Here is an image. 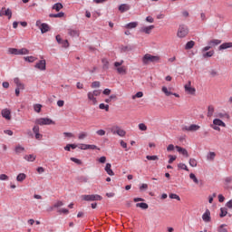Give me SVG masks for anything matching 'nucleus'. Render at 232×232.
Returning a JSON list of instances; mask_svg holds the SVG:
<instances>
[{
  "label": "nucleus",
  "instance_id": "nucleus-55",
  "mask_svg": "<svg viewBox=\"0 0 232 232\" xmlns=\"http://www.w3.org/2000/svg\"><path fill=\"white\" fill-rule=\"evenodd\" d=\"M63 48H68L70 46V44L68 43V40H63L62 44Z\"/></svg>",
  "mask_w": 232,
  "mask_h": 232
},
{
  "label": "nucleus",
  "instance_id": "nucleus-51",
  "mask_svg": "<svg viewBox=\"0 0 232 232\" xmlns=\"http://www.w3.org/2000/svg\"><path fill=\"white\" fill-rule=\"evenodd\" d=\"M86 137H88V133H86V132H82V133L79 134L78 139H79L80 140H82V139H86Z\"/></svg>",
  "mask_w": 232,
  "mask_h": 232
},
{
  "label": "nucleus",
  "instance_id": "nucleus-39",
  "mask_svg": "<svg viewBox=\"0 0 232 232\" xmlns=\"http://www.w3.org/2000/svg\"><path fill=\"white\" fill-rule=\"evenodd\" d=\"M100 110H105V111H110V105L108 104H104V103H101L99 105Z\"/></svg>",
  "mask_w": 232,
  "mask_h": 232
},
{
  "label": "nucleus",
  "instance_id": "nucleus-58",
  "mask_svg": "<svg viewBox=\"0 0 232 232\" xmlns=\"http://www.w3.org/2000/svg\"><path fill=\"white\" fill-rule=\"evenodd\" d=\"M225 226H226V224L220 225L218 231L219 232H227V228H224Z\"/></svg>",
  "mask_w": 232,
  "mask_h": 232
},
{
  "label": "nucleus",
  "instance_id": "nucleus-42",
  "mask_svg": "<svg viewBox=\"0 0 232 232\" xmlns=\"http://www.w3.org/2000/svg\"><path fill=\"white\" fill-rule=\"evenodd\" d=\"M179 169H184L185 171H189V169H188V166L184 163H179L178 164Z\"/></svg>",
  "mask_w": 232,
  "mask_h": 232
},
{
  "label": "nucleus",
  "instance_id": "nucleus-56",
  "mask_svg": "<svg viewBox=\"0 0 232 232\" xmlns=\"http://www.w3.org/2000/svg\"><path fill=\"white\" fill-rule=\"evenodd\" d=\"M97 135H100V137H103V135H106V130H99L96 131Z\"/></svg>",
  "mask_w": 232,
  "mask_h": 232
},
{
  "label": "nucleus",
  "instance_id": "nucleus-57",
  "mask_svg": "<svg viewBox=\"0 0 232 232\" xmlns=\"http://www.w3.org/2000/svg\"><path fill=\"white\" fill-rule=\"evenodd\" d=\"M62 206H64V203L63 201H57L54 205L53 208H62Z\"/></svg>",
  "mask_w": 232,
  "mask_h": 232
},
{
  "label": "nucleus",
  "instance_id": "nucleus-60",
  "mask_svg": "<svg viewBox=\"0 0 232 232\" xmlns=\"http://www.w3.org/2000/svg\"><path fill=\"white\" fill-rule=\"evenodd\" d=\"M101 90H94L92 93V95H94V97H99V95H101Z\"/></svg>",
  "mask_w": 232,
  "mask_h": 232
},
{
  "label": "nucleus",
  "instance_id": "nucleus-61",
  "mask_svg": "<svg viewBox=\"0 0 232 232\" xmlns=\"http://www.w3.org/2000/svg\"><path fill=\"white\" fill-rule=\"evenodd\" d=\"M8 175L6 174H1L0 175V180H8Z\"/></svg>",
  "mask_w": 232,
  "mask_h": 232
},
{
  "label": "nucleus",
  "instance_id": "nucleus-21",
  "mask_svg": "<svg viewBox=\"0 0 232 232\" xmlns=\"http://www.w3.org/2000/svg\"><path fill=\"white\" fill-rule=\"evenodd\" d=\"M138 25H139V23L130 22L125 25V28H127L128 30H131L132 28H137Z\"/></svg>",
  "mask_w": 232,
  "mask_h": 232
},
{
  "label": "nucleus",
  "instance_id": "nucleus-17",
  "mask_svg": "<svg viewBox=\"0 0 232 232\" xmlns=\"http://www.w3.org/2000/svg\"><path fill=\"white\" fill-rule=\"evenodd\" d=\"M42 34H46V32H50V25L46 23H43L40 27Z\"/></svg>",
  "mask_w": 232,
  "mask_h": 232
},
{
  "label": "nucleus",
  "instance_id": "nucleus-37",
  "mask_svg": "<svg viewBox=\"0 0 232 232\" xmlns=\"http://www.w3.org/2000/svg\"><path fill=\"white\" fill-rule=\"evenodd\" d=\"M24 59L27 63H34V61H37V58H35L34 56H25V57H24Z\"/></svg>",
  "mask_w": 232,
  "mask_h": 232
},
{
  "label": "nucleus",
  "instance_id": "nucleus-28",
  "mask_svg": "<svg viewBox=\"0 0 232 232\" xmlns=\"http://www.w3.org/2000/svg\"><path fill=\"white\" fill-rule=\"evenodd\" d=\"M76 180H78V182H81V183H82V182L86 183V182H88V177H86V176H78L76 178Z\"/></svg>",
  "mask_w": 232,
  "mask_h": 232
},
{
  "label": "nucleus",
  "instance_id": "nucleus-2",
  "mask_svg": "<svg viewBox=\"0 0 232 232\" xmlns=\"http://www.w3.org/2000/svg\"><path fill=\"white\" fill-rule=\"evenodd\" d=\"M82 200L85 202H97L98 200H102V196L99 194L82 195Z\"/></svg>",
  "mask_w": 232,
  "mask_h": 232
},
{
  "label": "nucleus",
  "instance_id": "nucleus-18",
  "mask_svg": "<svg viewBox=\"0 0 232 232\" xmlns=\"http://www.w3.org/2000/svg\"><path fill=\"white\" fill-rule=\"evenodd\" d=\"M189 179L193 180L194 184H199L200 186L204 185V183H202V180L199 181L198 179H197V176H195V174L193 173L189 174Z\"/></svg>",
  "mask_w": 232,
  "mask_h": 232
},
{
  "label": "nucleus",
  "instance_id": "nucleus-45",
  "mask_svg": "<svg viewBox=\"0 0 232 232\" xmlns=\"http://www.w3.org/2000/svg\"><path fill=\"white\" fill-rule=\"evenodd\" d=\"M189 166H191V168H197V160L195 159H190L188 161Z\"/></svg>",
  "mask_w": 232,
  "mask_h": 232
},
{
  "label": "nucleus",
  "instance_id": "nucleus-31",
  "mask_svg": "<svg viewBox=\"0 0 232 232\" xmlns=\"http://www.w3.org/2000/svg\"><path fill=\"white\" fill-rule=\"evenodd\" d=\"M136 208H140L141 209H148L150 206H148L147 203L141 202V203H137Z\"/></svg>",
  "mask_w": 232,
  "mask_h": 232
},
{
  "label": "nucleus",
  "instance_id": "nucleus-25",
  "mask_svg": "<svg viewBox=\"0 0 232 232\" xmlns=\"http://www.w3.org/2000/svg\"><path fill=\"white\" fill-rule=\"evenodd\" d=\"M25 179H26V174H24V173H20L16 177L17 182H23Z\"/></svg>",
  "mask_w": 232,
  "mask_h": 232
},
{
  "label": "nucleus",
  "instance_id": "nucleus-44",
  "mask_svg": "<svg viewBox=\"0 0 232 232\" xmlns=\"http://www.w3.org/2000/svg\"><path fill=\"white\" fill-rule=\"evenodd\" d=\"M131 50H133V47H131V45H126L121 48V52H124V53L131 52Z\"/></svg>",
  "mask_w": 232,
  "mask_h": 232
},
{
  "label": "nucleus",
  "instance_id": "nucleus-20",
  "mask_svg": "<svg viewBox=\"0 0 232 232\" xmlns=\"http://www.w3.org/2000/svg\"><path fill=\"white\" fill-rule=\"evenodd\" d=\"M87 97L89 101L92 102V104H97V98H95L94 94L92 92L87 93Z\"/></svg>",
  "mask_w": 232,
  "mask_h": 232
},
{
  "label": "nucleus",
  "instance_id": "nucleus-62",
  "mask_svg": "<svg viewBox=\"0 0 232 232\" xmlns=\"http://www.w3.org/2000/svg\"><path fill=\"white\" fill-rule=\"evenodd\" d=\"M56 41H57L58 44H61L64 40H63V38H61V36L59 34H57Z\"/></svg>",
  "mask_w": 232,
  "mask_h": 232
},
{
  "label": "nucleus",
  "instance_id": "nucleus-24",
  "mask_svg": "<svg viewBox=\"0 0 232 232\" xmlns=\"http://www.w3.org/2000/svg\"><path fill=\"white\" fill-rule=\"evenodd\" d=\"M213 113H215V107H213V105H209L208 107V113L207 116L208 117H213Z\"/></svg>",
  "mask_w": 232,
  "mask_h": 232
},
{
  "label": "nucleus",
  "instance_id": "nucleus-27",
  "mask_svg": "<svg viewBox=\"0 0 232 232\" xmlns=\"http://www.w3.org/2000/svg\"><path fill=\"white\" fill-rule=\"evenodd\" d=\"M53 10H56L57 12L63 10V4L62 3H56L53 5Z\"/></svg>",
  "mask_w": 232,
  "mask_h": 232
},
{
  "label": "nucleus",
  "instance_id": "nucleus-54",
  "mask_svg": "<svg viewBox=\"0 0 232 232\" xmlns=\"http://www.w3.org/2000/svg\"><path fill=\"white\" fill-rule=\"evenodd\" d=\"M92 88H101V82H93L92 83Z\"/></svg>",
  "mask_w": 232,
  "mask_h": 232
},
{
  "label": "nucleus",
  "instance_id": "nucleus-59",
  "mask_svg": "<svg viewBox=\"0 0 232 232\" xmlns=\"http://www.w3.org/2000/svg\"><path fill=\"white\" fill-rule=\"evenodd\" d=\"M98 161L100 162V164H105L106 162V156H102Z\"/></svg>",
  "mask_w": 232,
  "mask_h": 232
},
{
  "label": "nucleus",
  "instance_id": "nucleus-53",
  "mask_svg": "<svg viewBox=\"0 0 232 232\" xmlns=\"http://www.w3.org/2000/svg\"><path fill=\"white\" fill-rule=\"evenodd\" d=\"M59 213H63L64 215H68L70 213V210L68 208H60L58 209Z\"/></svg>",
  "mask_w": 232,
  "mask_h": 232
},
{
  "label": "nucleus",
  "instance_id": "nucleus-47",
  "mask_svg": "<svg viewBox=\"0 0 232 232\" xmlns=\"http://www.w3.org/2000/svg\"><path fill=\"white\" fill-rule=\"evenodd\" d=\"M141 97H144V93L142 92H138L134 96H132V99H140Z\"/></svg>",
  "mask_w": 232,
  "mask_h": 232
},
{
  "label": "nucleus",
  "instance_id": "nucleus-26",
  "mask_svg": "<svg viewBox=\"0 0 232 232\" xmlns=\"http://www.w3.org/2000/svg\"><path fill=\"white\" fill-rule=\"evenodd\" d=\"M36 158L37 157L34 156V154L24 156L25 160H27L28 162H34V160H35Z\"/></svg>",
  "mask_w": 232,
  "mask_h": 232
},
{
  "label": "nucleus",
  "instance_id": "nucleus-48",
  "mask_svg": "<svg viewBox=\"0 0 232 232\" xmlns=\"http://www.w3.org/2000/svg\"><path fill=\"white\" fill-rule=\"evenodd\" d=\"M70 160H72V162H75V164H78V166H81L82 164V161L79 159L71 158Z\"/></svg>",
  "mask_w": 232,
  "mask_h": 232
},
{
  "label": "nucleus",
  "instance_id": "nucleus-13",
  "mask_svg": "<svg viewBox=\"0 0 232 232\" xmlns=\"http://www.w3.org/2000/svg\"><path fill=\"white\" fill-rule=\"evenodd\" d=\"M176 150L178 152H179L184 157H187V158L189 157V153H188V150H186L180 146H176Z\"/></svg>",
  "mask_w": 232,
  "mask_h": 232
},
{
  "label": "nucleus",
  "instance_id": "nucleus-38",
  "mask_svg": "<svg viewBox=\"0 0 232 232\" xmlns=\"http://www.w3.org/2000/svg\"><path fill=\"white\" fill-rule=\"evenodd\" d=\"M4 15L8 17V19H12V10H10V8H7L6 10H5Z\"/></svg>",
  "mask_w": 232,
  "mask_h": 232
},
{
  "label": "nucleus",
  "instance_id": "nucleus-32",
  "mask_svg": "<svg viewBox=\"0 0 232 232\" xmlns=\"http://www.w3.org/2000/svg\"><path fill=\"white\" fill-rule=\"evenodd\" d=\"M227 215V208H221L220 214H219L220 218H224V217H226Z\"/></svg>",
  "mask_w": 232,
  "mask_h": 232
},
{
  "label": "nucleus",
  "instance_id": "nucleus-41",
  "mask_svg": "<svg viewBox=\"0 0 232 232\" xmlns=\"http://www.w3.org/2000/svg\"><path fill=\"white\" fill-rule=\"evenodd\" d=\"M217 154L215 152H209L207 156L208 160H215Z\"/></svg>",
  "mask_w": 232,
  "mask_h": 232
},
{
  "label": "nucleus",
  "instance_id": "nucleus-33",
  "mask_svg": "<svg viewBox=\"0 0 232 232\" xmlns=\"http://www.w3.org/2000/svg\"><path fill=\"white\" fill-rule=\"evenodd\" d=\"M215 55V51H208L203 53V58L208 59V57H213Z\"/></svg>",
  "mask_w": 232,
  "mask_h": 232
},
{
  "label": "nucleus",
  "instance_id": "nucleus-9",
  "mask_svg": "<svg viewBox=\"0 0 232 232\" xmlns=\"http://www.w3.org/2000/svg\"><path fill=\"white\" fill-rule=\"evenodd\" d=\"M34 68H37V70H40L41 72H44L46 70V60H40L35 65Z\"/></svg>",
  "mask_w": 232,
  "mask_h": 232
},
{
  "label": "nucleus",
  "instance_id": "nucleus-7",
  "mask_svg": "<svg viewBox=\"0 0 232 232\" xmlns=\"http://www.w3.org/2000/svg\"><path fill=\"white\" fill-rule=\"evenodd\" d=\"M184 88H185V92L188 95H195V93H197V89H195V87H191V82H188V84L184 86Z\"/></svg>",
  "mask_w": 232,
  "mask_h": 232
},
{
  "label": "nucleus",
  "instance_id": "nucleus-5",
  "mask_svg": "<svg viewBox=\"0 0 232 232\" xmlns=\"http://www.w3.org/2000/svg\"><path fill=\"white\" fill-rule=\"evenodd\" d=\"M189 34V29H188V26L185 24H180L179 29H178V37L180 39L186 37Z\"/></svg>",
  "mask_w": 232,
  "mask_h": 232
},
{
  "label": "nucleus",
  "instance_id": "nucleus-50",
  "mask_svg": "<svg viewBox=\"0 0 232 232\" xmlns=\"http://www.w3.org/2000/svg\"><path fill=\"white\" fill-rule=\"evenodd\" d=\"M79 150H89L88 144L81 143L78 145Z\"/></svg>",
  "mask_w": 232,
  "mask_h": 232
},
{
  "label": "nucleus",
  "instance_id": "nucleus-36",
  "mask_svg": "<svg viewBox=\"0 0 232 232\" xmlns=\"http://www.w3.org/2000/svg\"><path fill=\"white\" fill-rule=\"evenodd\" d=\"M161 92H163V93H165L166 97H169V95L173 94V92L168 91V87H166V86H163L161 88Z\"/></svg>",
  "mask_w": 232,
  "mask_h": 232
},
{
  "label": "nucleus",
  "instance_id": "nucleus-6",
  "mask_svg": "<svg viewBox=\"0 0 232 232\" xmlns=\"http://www.w3.org/2000/svg\"><path fill=\"white\" fill-rule=\"evenodd\" d=\"M111 133H113V135H119V137H125L126 136V130L121 129V127L116 126L113 127L111 130Z\"/></svg>",
  "mask_w": 232,
  "mask_h": 232
},
{
  "label": "nucleus",
  "instance_id": "nucleus-12",
  "mask_svg": "<svg viewBox=\"0 0 232 232\" xmlns=\"http://www.w3.org/2000/svg\"><path fill=\"white\" fill-rule=\"evenodd\" d=\"M202 219L204 222H211V211L206 209L205 213L202 215Z\"/></svg>",
  "mask_w": 232,
  "mask_h": 232
},
{
  "label": "nucleus",
  "instance_id": "nucleus-30",
  "mask_svg": "<svg viewBox=\"0 0 232 232\" xmlns=\"http://www.w3.org/2000/svg\"><path fill=\"white\" fill-rule=\"evenodd\" d=\"M49 17H54V18L64 17V12H60L58 14H50Z\"/></svg>",
  "mask_w": 232,
  "mask_h": 232
},
{
  "label": "nucleus",
  "instance_id": "nucleus-8",
  "mask_svg": "<svg viewBox=\"0 0 232 232\" xmlns=\"http://www.w3.org/2000/svg\"><path fill=\"white\" fill-rule=\"evenodd\" d=\"M200 130V126L197 124H191L190 126H185L182 128V131H198Z\"/></svg>",
  "mask_w": 232,
  "mask_h": 232
},
{
  "label": "nucleus",
  "instance_id": "nucleus-14",
  "mask_svg": "<svg viewBox=\"0 0 232 232\" xmlns=\"http://www.w3.org/2000/svg\"><path fill=\"white\" fill-rule=\"evenodd\" d=\"M153 28H155V25H150V26H146V27H141L140 32H142L143 34H151V31L153 30Z\"/></svg>",
  "mask_w": 232,
  "mask_h": 232
},
{
  "label": "nucleus",
  "instance_id": "nucleus-52",
  "mask_svg": "<svg viewBox=\"0 0 232 232\" xmlns=\"http://www.w3.org/2000/svg\"><path fill=\"white\" fill-rule=\"evenodd\" d=\"M169 198H174L176 200H180V197L177 194L171 193V194L169 195Z\"/></svg>",
  "mask_w": 232,
  "mask_h": 232
},
{
  "label": "nucleus",
  "instance_id": "nucleus-40",
  "mask_svg": "<svg viewBox=\"0 0 232 232\" xmlns=\"http://www.w3.org/2000/svg\"><path fill=\"white\" fill-rule=\"evenodd\" d=\"M118 73H121L122 75H126V67L121 66L117 68Z\"/></svg>",
  "mask_w": 232,
  "mask_h": 232
},
{
  "label": "nucleus",
  "instance_id": "nucleus-3",
  "mask_svg": "<svg viewBox=\"0 0 232 232\" xmlns=\"http://www.w3.org/2000/svg\"><path fill=\"white\" fill-rule=\"evenodd\" d=\"M8 52L9 53H11V55H28L30 53V51L26 48H22V49L9 48Z\"/></svg>",
  "mask_w": 232,
  "mask_h": 232
},
{
  "label": "nucleus",
  "instance_id": "nucleus-4",
  "mask_svg": "<svg viewBox=\"0 0 232 232\" xmlns=\"http://www.w3.org/2000/svg\"><path fill=\"white\" fill-rule=\"evenodd\" d=\"M34 122L39 126H50V124H55V121H53V120L49 118L36 119Z\"/></svg>",
  "mask_w": 232,
  "mask_h": 232
},
{
  "label": "nucleus",
  "instance_id": "nucleus-1",
  "mask_svg": "<svg viewBox=\"0 0 232 232\" xmlns=\"http://www.w3.org/2000/svg\"><path fill=\"white\" fill-rule=\"evenodd\" d=\"M160 61V56H155L150 53H146L142 57V63L145 65L150 64V63H159Z\"/></svg>",
  "mask_w": 232,
  "mask_h": 232
},
{
  "label": "nucleus",
  "instance_id": "nucleus-34",
  "mask_svg": "<svg viewBox=\"0 0 232 232\" xmlns=\"http://www.w3.org/2000/svg\"><path fill=\"white\" fill-rule=\"evenodd\" d=\"M193 46H195V42L189 41L186 44L185 50H191V48H193Z\"/></svg>",
  "mask_w": 232,
  "mask_h": 232
},
{
  "label": "nucleus",
  "instance_id": "nucleus-63",
  "mask_svg": "<svg viewBox=\"0 0 232 232\" xmlns=\"http://www.w3.org/2000/svg\"><path fill=\"white\" fill-rule=\"evenodd\" d=\"M33 131L34 133H39V125H34L33 128Z\"/></svg>",
  "mask_w": 232,
  "mask_h": 232
},
{
  "label": "nucleus",
  "instance_id": "nucleus-11",
  "mask_svg": "<svg viewBox=\"0 0 232 232\" xmlns=\"http://www.w3.org/2000/svg\"><path fill=\"white\" fill-rule=\"evenodd\" d=\"M131 8V5L129 4H121L119 5L118 10L121 14H124V12H128Z\"/></svg>",
  "mask_w": 232,
  "mask_h": 232
},
{
  "label": "nucleus",
  "instance_id": "nucleus-22",
  "mask_svg": "<svg viewBox=\"0 0 232 232\" xmlns=\"http://www.w3.org/2000/svg\"><path fill=\"white\" fill-rule=\"evenodd\" d=\"M68 34L71 37H79V31L73 29H68Z\"/></svg>",
  "mask_w": 232,
  "mask_h": 232
},
{
  "label": "nucleus",
  "instance_id": "nucleus-49",
  "mask_svg": "<svg viewBox=\"0 0 232 232\" xmlns=\"http://www.w3.org/2000/svg\"><path fill=\"white\" fill-rule=\"evenodd\" d=\"M169 164H173V162H175V160H177V156H173V155H169Z\"/></svg>",
  "mask_w": 232,
  "mask_h": 232
},
{
  "label": "nucleus",
  "instance_id": "nucleus-10",
  "mask_svg": "<svg viewBox=\"0 0 232 232\" xmlns=\"http://www.w3.org/2000/svg\"><path fill=\"white\" fill-rule=\"evenodd\" d=\"M1 113L2 117H4V119H6V121L12 120V111H10V110L3 109Z\"/></svg>",
  "mask_w": 232,
  "mask_h": 232
},
{
  "label": "nucleus",
  "instance_id": "nucleus-16",
  "mask_svg": "<svg viewBox=\"0 0 232 232\" xmlns=\"http://www.w3.org/2000/svg\"><path fill=\"white\" fill-rule=\"evenodd\" d=\"M227 48H232V42L223 43L219 47L218 50H227Z\"/></svg>",
  "mask_w": 232,
  "mask_h": 232
},
{
  "label": "nucleus",
  "instance_id": "nucleus-29",
  "mask_svg": "<svg viewBox=\"0 0 232 232\" xmlns=\"http://www.w3.org/2000/svg\"><path fill=\"white\" fill-rule=\"evenodd\" d=\"M14 151L17 155H19V153H23V151H24V147L21 146V145H17L14 148Z\"/></svg>",
  "mask_w": 232,
  "mask_h": 232
},
{
  "label": "nucleus",
  "instance_id": "nucleus-15",
  "mask_svg": "<svg viewBox=\"0 0 232 232\" xmlns=\"http://www.w3.org/2000/svg\"><path fill=\"white\" fill-rule=\"evenodd\" d=\"M208 44L210 45V47H215V46H218V44H222V40H218V39H213L210 40Z\"/></svg>",
  "mask_w": 232,
  "mask_h": 232
},
{
  "label": "nucleus",
  "instance_id": "nucleus-23",
  "mask_svg": "<svg viewBox=\"0 0 232 232\" xmlns=\"http://www.w3.org/2000/svg\"><path fill=\"white\" fill-rule=\"evenodd\" d=\"M102 68H103V70H109V68H110V62L108 61V59H106V58H103V59H102Z\"/></svg>",
  "mask_w": 232,
  "mask_h": 232
},
{
  "label": "nucleus",
  "instance_id": "nucleus-19",
  "mask_svg": "<svg viewBox=\"0 0 232 232\" xmlns=\"http://www.w3.org/2000/svg\"><path fill=\"white\" fill-rule=\"evenodd\" d=\"M213 125L214 126H222V128H226V124L220 119H214Z\"/></svg>",
  "mask_w": 232,
  "mask_h": 232
},
{
  "label": "nucleus",
  "instance_id": "nucleus-64",
  "mask_svg": "<svg viewBox=\"0 0 232 232\" xmlns=\"http://www.w3.org/2000/svg\"><path fill=\"white\" fill-rule=\"evenodd\" d=\"M227 208H228V209H232V199H230L229 201H227L226 203Z\"/></svg>",
  "mask_w": 232,
  "mask_h": 232
},
{
  "label": "nucleus",
  "instance_id": "nucleus-35",
  "mask_svg": "<svg viewBox=\"0 0 232 232\" xmlns=\"http://www.w3.org/2000/svg\"><path fill=\"white\" fill-rule=\"evenodd\" d=\"M43 108V105L41 103H36L34 105V110L36 111V113H41V109Z\"/></svg>",
  "mask_w": 232,
  "mask_h": 232
},
{
  "label": "nucleus",
  "instance_id": "nucleus-43",
  "mask_svg": "<svg viewBox=\"0 0 232 232\" xmlns=\"http://www.w3.org/2000/svg\"><path fill=\"white\" fill-rule=\"evenodd\" d=\"M138 128H139V130H140V131H147V130H148V126H146V124H144V123H140L138 125Z\"/></svg>",
  "mask_w": 232,
  "mask_h": 232
},
{
  "label": "nucleus",
  "instance_id": "nucleus-46",
  "mask_svg": "<svg viewBox=\"0 0 232 232\" xmlns=\"http://www.w3.org/2000/svg\"><path fill=\"white\" fill-rule=\"evenodd\" d=\"M147 160H159V156L153 155V156H146Z\"/></svg>",
  "mask_w": 232,
  "mask_h": 232
}]
</instances>
